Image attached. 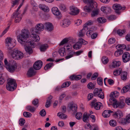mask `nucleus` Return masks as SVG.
Wrapping results in <instances>:
<instances>
[{"instance_id": "nucleus-8", "label": "nucleus", "mask_w": 130, "mask_h": 130, "mask_svg": "<svg viewBox=\"0 0 130 130\" xmlns=\"http://www.w3.org/2000/svg\"><path fill=\"white\" fill-rule=\"evenodd\" d=\"M125 105V104L123 100H121L119 102H117L116 100L113 103V107L115 108L118 107L120 108H123Z\"/></svg>"}, {"instance_id": "nucleus-21", "label": "nucleus", "mask_w": 130, "mask_h": 130, "mask_svg": "<svg viewBox=\"0 0 130 130\" xmlns=\"http://www.w3.org/2000/svg\"><path fill=\"white\" fill-rule=\"evenodd\" d=\"M88 29V27H84V28L80 30L79 32V36L80 37L83 36L86 32V31Z\"/></svg>"}, {"instance_id": "nucleus-59", "label": "nucleus", "mask_w": 130, "mask_h": 130, "mask_svg": "<svg viewBox=\"0 0 130 130\" xmlns=\"http://www.w3.org/2000/svg\"><path fill=\"white\" fill-rule=\"evenodd\" d=\"M93 24V22L91 20H89L84 25V27H87V25H90Z\"/></svg>"}, {"instance_id": "nucleus-3", "label": "nucleus", "mask_w": 130, "mask_h": 130, "mask_svg": "<svg viewBox=\"0 0 130 130\" xmlns=\"http://www.w3.org/2000/svg\"><path fill=\"white\" fill-rule=\"evenodd\" d=\"M16 82V80L14 79H9L6 86L7 90L10 91L14 90L16 88L17 86Z\"/></svg>"}, {"instance_id": "nucleus-56", "label": "nucleus", "mask_w": 130, "mask_h": 130, "mask_svg": "<svg viewBox=\"0 0 130 130\" xmlns=\"http://www.w3.org/2000/svg\"><path fill=\"white\" fill-rule=\"evenodd\" d=\"M121 70H116L113 71V74L115 76H116L118 75H120L121 73Z\"/></svg>"}, {"instance_id": "nucleus-9", "label": "nucleus", "mask_w": 130, "mask_h": 130, "mask_svg": "<svg viewBox=\"0 0 130 130\" xmlns=\"http://www.w3.org/2000/svg\"><path fill=\"white\" fill-rule=\"evenodd\" d=\"M111 115L116 119H119L123 116L122 112L120 110H117L116 112H113L111 111Z\"/></svg>"}, {"instance_id": "nucleus-32", "label": "nucleus", "mask_w": 130, "mask_h": 130, "mask_svg": "<svg viewBox=\"0 0 130 130\" xmlns=\"http://www.w3.org/2000/svg\"><path fill=\"white\" fill-rule=\"evenodd\" d=\"M128 91H130V86H126L123 88L121 92L122 93H125Z\"/></svg>"}, {"instance_id": "nucleus-34", "label": "nucleus", "mask_w": 130, "mask_h": 130, "mask_svg": "<svg viewBox=\"0 0 130 130\" xmlns=\"http://www.w3.org/2000/svg\"><path fill=\"white\" fill-rule=\"evenodd\" d=\"M116 47L118 49H119L120 50L123 51V50L126 48V46L124 44H118L116 46Z\"/></svg>"}, {"instance_id": "nucleus-61", "label": "nucleus", "mask_w": 130, "mask_h": 130, "mask_svg": "<svg viewBox=\"0 0 130 130\" xmlns=\"http://www.w3.org/2000/svg\"><path fill=\"white\" fill-rule=\"evenodd\" d=\"M108 19L112 21L115 20L116 18V16L114 15H111L108 16Z\"/></svg>"}, {"instance_id": "nucleus-53", "label": "nucleus", "mask_w": 130, "mask_h": 130, "mask_svg": "<svg viewBox=\"0 0 130 130\" xmlns=\"http://www.w3.org/2000/svg\"><path fill=\"white\" fill-rule=\"evenodd\" d=\"M65 48H61L59 50V52L61 56H63L64 53Z\"/></svg>"}, {"instance_id": "nucleus-1", "label": "nucleus", "mask_w": 130, "mask_h": 130, "mask_svg": "<svg viewBox=\"0 0 130 130\" xmlns=\"http://www.w3.org/2000/svg\"><path fill=\"white\" fill-rule=\"evenodd\" d=\"M29 32L26 29H22L21 31V34L17 36L18 41L23 45H28L33 44L32 41L28 39L29 37Z\"/></svg>"}, {"instance_id": "nucleus-50", "label": "nucleus", "mask_w": 130, "mask_h": 130, "mask_svg": "<svg viewBox=\"0 0 130 130\" xmlns=\"http://www.w3.org/2000/svg\"><path fill=\"white\" fill-rule=\"evenodd\" d=\"M97 82L98 84L102 86L103 84V79L100 77H98L97 79Z\"/></svg>"}, {"instance_id": "nucleus-41", "label": "nucleus", "mask_w": 130, "mask_h": 130, "mask_svg": "<svg viewBox=\"0 0 130 130\" xmlns=\"http://www.w3.org/2000/svg\"><path fill=\"white\" fill-rule=\"evenodd\" d=\"M32 104L35 107L37 108L39 105V101L37 99H35L32 101Z\"/></svg>"}, {"instance_id": "nucleus-22", "label": "nucleus", "mask_w": 130, "mask_h": 130, "mask_svg": "<svg viewBox=\"0 0 130 130\" xmlns=\"http://www.w3.org/2000/svg\"><path fill=\"white\" fill-rule=\"evenodd\" d=\"M52 13L55 15L58 16L60 14V12L58 8L56 7H54L51 9Z\"/></svg>"}, {"instance_id": "nucleus-28", "label": "nucleus", "mask_w": 130, "mask_h": 130, "mask_svg": "<svg viewBox=\"0 0 130 130\" xmlns=\"http://www.w3.org/2000/svg\"><path fill=\"white\" fill-rule=\"evenodd\" d=\"M81 43L79 41L76 43L73 46V48L77 50L80 48L82 47Z\"/></svg>"}, {"instance_id": "nucleus-63", "label": "nucleus", "mask_w": 130, "mask_h": 130, "mask_svg": "<svg viewBox=\"0 0 130 130\" xmlns=\"http://www.w3.org/2000/svg\"><path fill=\"white\" fill-rule=\"evenodd\" d=\"M12 42L13 41L12 39L10 38H7L6 39V42L7 45Z\"/></svg>"}, {"instance_id": "nucleus-26", "label": "nucleus", "mask_w": 130, "mask_h": 130, "mask_svg": "<svg viewBox=\"0 0 130 130\" xmlns=\"http://www.w3.org/2000/svg\"><path fill=\"white\" fill-rule=\"evenodd\" d=\"M69 108L74 113H75L77 112V106L75 104H71L69 106Z\"/></svg>"}, {"instance_id": "nucleus-11", "label": "nucleus", "mask_w": 130, "mask_h": 130, "mask_svg": "<svg viewBox=\"0 0 130 130\" xmlns=\"http://www.w3.org/2000/svg\"><path fill=\"white\" fill-rule=\"evenodd\" d=\"M113 9L116 10L115 12L117 13H119V10L122 9L123 10H124L125 7H122L119 4H114L113 6Z\"/></svg>"}, {"instance_id": "nucleus-23", "label": "nucleus", "mask_w": 130, "mask_h": 130, "mask_svg": "<svg viewBox=\"0 0 130 130\" xmlns=\"http://www.w3.org/2000/svg\"><path fill=\"white\" fill-rule=\"evenodd\" d=\"M111 110H106L104 111L102 113V115L104 118H107L109 117L111 113Z\"/></svg>"}, {"instance_id": "nucleus-30", "label": "nucleus", "mask_w": 130, "mask_h": 130, "mask_svg": "<svg viewBox=\"0 0 130 130\" xmlns=\"http://www.w3.org/2000/svg\"><path fill=\"white\" fill-rule=\"evenodd\" d=\"M48 47V45L46 44H44L41 45L40 46V50L41 52H44L45 51Z\"/></svg>"}, {"instance_id": "nucleus-54", "label": "nucleus", "mask_w": 130, "mask_h": 130, "mask_svg": "<svg viewBox=\"0 0 130 130\" xmlns=\"http://www.w3.org/2000/svg\"><path fill=\"white\" fill-rule=\"evenodd\" d=\"M25 120L23 118H21L19 120V124L20 126H23L25 123Z\"/></svg>"}, {"instance_id": "nucleus-27", "label": "nucleus", "mask_w": 130, "mask_h": 130, "mask_svg": "<svg viewBox=\"0 0 130 130\" xmlns=\"http://www.w3.org/2000/svg\"><path fill=\"white\" fill-rule=\"evenodd\" d=\"M37 107L31 106H28L27 107L26 109L27 110L31 112H34L35 111Z\"/></svg>"}, {"instance_id": "nucleus-17", "label": "nucleus", "mask_w": 130, "mask_h": 130, "mask_svg": "<svg viewBox=\"0 0 130 130\" xmlns=\"http://www.w3.org/2000/svg\"><path fill=\"white\" fill-rule=\"evenodd\" d=\"M36 71L32 68H30L27 73V75L29 77H31L35 75L36 73Z\"/></svg>"}, {"instance_id": "nucleus-55", "label": "nucleus", "mask_w": 130, "mask_h": 130, "mask_svg": "<svg viewBox=\"0 0 130 130\" xmlns=\"http://www.w3.org/2000/svg\"><path fill=\"white\" fill-rule=\"evenodd\" d=\"M88 88L89 89H94V86L93 84L91 82L89 83L87 85Z\"/></svg>"}, {"instance_id": "nucleus-36", "label": "nucleus", "mask_w": 130, "mask_h": 130, "mask_svg": "<svg viewBox=\"0 0 130 130\" xmlns=\"http://www.w3.org/2000/svg\"><path fill=\"white\" fill-rule=\"evenodd\" d=\"M54 65L53 62H50L47 64L45 67L44 69L45 70H47L50 69Z\"/></svg>"}, {"instance_id": "nucleus-60", "label": "nucleus", "mask_w": 130, "mask_h": 130, "mask_svg": "<svg viewBox=\"0 0 130 130\" xmlns=\"http://www.w3.org/2000/svg\"><path fill=\"white\" fill-rule=\"evenodd\" d=\"M126 121V122L128 123H130V114L127 115L126 117V118L124 119Z\"/></svg>"}, {"instance_id": "nucleus-25", "label": "nucleus", "mask_w": 130, "mask_h": 130, "mask_svg": "<svg viewBox=\"0 0 130 130\" xmlns=\"http://www.w3.org/2000/svg\"><path fill=\"white\" fill-rule=\"evenodd\" d=\"M39 8L44 11L45 12H48L49 9L48 7L43 4H40L39 5Z\"/></svg>"}, {"instance_id": "nucleus-20", "label": "nucleus", "mask_w": 130, "mask_h": 130, "mask_svg": "<svg viewBox=\"0 0 130 130\" xmlns=\"http://www.w3.org/2000/svg\"><path fill=\"white\" fill-rule=\"evenodd\" d=\"M31 37L32 40L35 42L39 41L40 39L38 35L34 33L31 34Z\"/></svg>"}, {"instance_id": "nucleus-6", "label": "nucleus", "mask_w": 130, "mask_h": 130, "mask_svg": "<svg viewBox=\"0 0 130 130\" xmlns=\"http://www.w3.org/2000/svg\"><path fill=\"white\" fill-rule=\"evenodd\" d=\"M22 15L20 12H15L13 13L12 18H14V22L16 23H19L21 20Z\"/></svg>"}, {"instance_id": "nucleus-35", "label": "nucleus", "mask_w": 130, "mask_h": 130, "mask_svg": "<svg viewBox=\"0 0 130 130\" xmlns=\"http://www.w3.org/2000/svg\"><path fill=\"white\" fill-rule=\"evenodd\" d=\"M127 73L126 72H123L121 74V79L123 80H125L127 79Z\"/></svg>"}, {"instance_id": "nucleus-24", "label": "nucleus", "mask_w": 130, "mask_h": 130, "mask_svg": "<svg viewBox=\"0 0 130 130\" xmlns=\"http://www.w3.org/2000/svg\"><path fill=\"white\" fill-rule=\"evenodd\" d=\"M53 98V97L51 95H50L48 98V99L47 100L45 106L46 108H48L50 106L52 102L51 100Z\"/></svg>"}, {"instance_id": "nucleus-15", "label": "nucleus", "mask_w": 130, "mask_h": 130, "mask_svg": "<svg viewBox=\"0 0 130 130\" xmlns=\"http://www.w3.org/2000/svg\"><path fill=\"white\" fill-rule=\"evenodd\" d=\"M33 44H29L28 45H23L25 46V49L26 52L29 54H31L33 52L32 50L31 47V46H32V45H34V43L32 42Z\"/></svg>"}, {"instance_id": "nucleus-40", "label": "nucleus", "mask_w": 130, "mask_h": 130, "mask_svg": "<svg viewBox=\"0 0 130 130\" xmlns=\"http://www.w3.org/2000/svg\"><path fill=\"white\" fill-rule=\"evenodd\" d=\"M102 60L103 63L104 64H107L109 60L108 58L104 56L102 57Z\"/></svg>"}, {"instance_id": "nucleus-44", "label": "nucleus", "mask_w": 130, "mask_h": 130, "mask_svg": "<svg viewBox=\"0 0 130 130\" xmlns=\"http://www.w3.org/2000/svg\"><path fill=\"white\" fill-rule=\"evenodd\" d=\"M71 83V82L70 81L66 82L62 84V87L64 88L68 87L69 86Z\"/></svg>"}, {"instance_id": "nucleus-4", "label": "nucleus", "mask_w": 130, "mask_h": 130, "mask_svg": "<svg viewBox=\"0 0 130 130\" xmlns=\"http://www.w3.org/2000/svg\"><path fill=\"white\" fill-rule=\"evenodd\" d=\"M17 64L15 61L12 60L10 63H8V65L6 66V68L9 71L13 73L17 69Z\"/></svg>"}, {"instance_id": "nucleus-37", "label": "nucleus", "mask_w": 130, "mask_h": 130, "mask_svg": "<svg viewBox=\"0 0 130 130\" xmlns=\"http://www.w3.org/2000/svg\"><path fill=\"white\" fill-rule=\"evenodd\" d=\"M57 115L59 116L60 118L62 119H65L67 118V116L63 114V112H59L58 113Z\"/></svg>"}, {"instance_id": "nucleus-57", "label": "nucleus", "mask_w": 130, "mask_h": 130, "mask_svg": "<svg viewBox=\"0 0 130 130\" xmlns=\"http://www.w3.org/2000/svg\"><path fill=\"white\" fill-rule=\"evenodd\" d=\"M79 42L81 43L82 45V44L84 45H85L87 44L88 43L87 42L85 41V40L81 38L79 39Z\"/></svg>"}, {"instance_id": "nucleus-48", "label": "nucleus", "mask_w": 130, "mask_h": 130, "mask_svg": "<svg viewBox=\"0 0 130 130\" xmlns=\"http://www.w3.org/2000/svg\"><path fill=\"white\" fill-rule=\"evenodd\" d=\"M125 32V29L121 30L118 29L117 31V34L120 36L122 35Z\"/></svg>"}, {"instance_id": "nucleus-29", "label": "nucleus", "mask_w": 130, "mask_h": 130, "mask_svg": "<svg viewBox=\"0 0 130 130\" xmlns=\"http://www.w3.org/2000/svg\"><path fill=\"white\" fill-rule=\"evenodd\" d=\"M98 22L100 23H104L106 21V19L103 17L99 18L97 19Z\"/></svg>"}, {"instance_id": "nucleus-39", "label": "nucleus", "mask_w": 130, "mask_h": 130, "mask_svg": "<svg viewBox=\"0 0 130 130\" xmlns=\"http://www.w3.org/2000/svg\"><path fill=\"white\" fill-rule=\"evenodd\" d=\"M95 10H93L91 13V15L92 17H94L97 15L99 13V10L97 8L95 9Z\"/></svg>"}, {"instance_id": "nucleus-2", "label": "nucleus", "mask_w": 130, "mask_h": 130, "mask_svg": "<svg viewBox=\"0 0 130 130\" xmlns=\"http://www.w3.org/2000/svg\"><path fill=\"white\" fill-rule=\"evenodd\" d=\"M84 3L88 4L87 5L84 7V10L86 12H90L93 9L97 7V3L94 2L93 0H84Z\"/></svg>"}, {"instance_id": "nucleus-12", "label": "nucleus", "mask_w": 130, "mask_h": 130, "mask_svg": "<svg viewBox=\"0 0 130 130\" xmlns=\"http://www.w3.org/2000/svg\"><path fill=\"white\" fill-rule=\"evenodd\" d=\"M43 64L42 62L40 60L36 61L33 65L34 69L36 70H39L42 67Z\"/></svg>"}, {"instance_id": "nucleus-51", "label": "nucleus", "mask_w": 130, "mask_h": 130, "mask_svg": "<svg viewBox=\"0 0 130 130\" xmlns=\"http://www.w3.org/2000/svg\"><path fill=\"white\" fill-rule=\"evenodd\" d=\"M59 8L62 11H66L67 9L66 6L62 4L60 5Z\"/></svg>"}, {"instance_id": "nucleus-42", "label": "nucleus", "mask_w": 130, "mask_h": 130, "mask_svg": "<svg viewBox=\"0 0 130 130\" xmlns=\"http://www.w3.org/2000/svg\"><path fill=\"white\" fill-rule=\"evenodd\" d=\"M74 52L72 51H70L68 55L65 57V59H68L73 57L74 56Z\"/></svg>"}, {"instance_id": "nucleus-38", "label": "nucleus", "mask_w": 130, "mask_h": 130, "mask_svg": "<svg viewBox=\"0 0 130 130\" xmlns=\"http://www.w3.org/2000/svg\"><path fill=\"white\" fill-rule=\"evenodd\" d=\"M115 96V93L113 92H111L110 95V98L109 99V101H111L112 100V101L114 102H115V101H116V100L114 98V97Z\"/></svg>"}, {"instance_id": "nucleus-45", "label": "nucleus", "mask_w": 130, "mask_h": 130, "mask_svg": "<svg viewBox=\"0 0 130 130\" xmlns=\"http://www.w3.org/2000/svg\"><path fill=\"white\" fill-rule=\"evenodd\" d=\"M118 50L116 51L115 53V55L116 56H118L121 55L123 53V51L120 50L119 49H118Z\"/></svg>"}, {"instance_id": "nucleus-47", "label": "nucleus", "mask_w": 130, "mask_h": 130, "mask_svg": "<svg viewBox=\"0 0 130 130\" xmlns=\"http://www.w3.org/2000/svg\"><path fill=\"white\" fill-rule=\"evenodd\" d=\"M109 123L111 126L113 127H115L117 125L116 121L113 120H111L109 122Z\"/></svg>"}, {"instance_id": "nucleus-18", "label": "nucleus", "mask_w": 130, "mask_h": 130, "mask_svg": "<svg viewBox=\"0 0 130 130\" xmlns=\"http://www.w3.org/2000/svg\"><path fill=\"white\" fill-rule=\"evenodd\" d=\"M45 28L48 31H51L53 29V26L52 24L50 22H46L44 24Z\"/></svg>"}, {"instance_id": "nucleus-64", "label": "nucleus", "mask_w": 130, "mask_h": 130, "mask_svg": "<svg viewBox=\"0 0 130 130\" xmlns=\"http://www.w3.org/2000/svg\"><path fill=\"white\" fill-rule=\"evenodd\" d=\"M40 114L41 116H44L46 114V112L44 109H43L40 112Z\"/></svg>"}, {"instance_id": "nucleus-62", "label": "nucleus", "mask_w": 130, "mask_h": 130, "mask_svg": "<svg viewBox=\"0 0 130 130\" xmlns=\"http://www.w3.org/2000/svg\"><path fill=\"white\" fill-rule=\"evenodd\" d=\"M115 39L113 38H112L110 39L108 41V42L109 44H112L113 43L115 42Z\"/></svg>"}, {"instance_id": "nucleus-14", "label": "nucleus", "mask_w": 130, "mask_h": 130, "mask_svg": "<svg viewBox=\"0 0 130 130\" xmlns=\"http://www.w3.org/2000/svg\"><path fill=\"white\" fill-rule=\"evenodd\" d=\"M44 25L41 23H39L37 24L35 26L36 29L35 30L33 31H34V32H35L36 33H38V31H42L44 29Z\"/></svg>"}, {"instance_id": "nucleus-5", "label": "nucleus", "mask_w": 130, "mask_h": 130, "mask_svg": "<svg viewBox=\"0 0 130 130\" xmlns=\"http://www.w3.org/2000/svg\"><path fill=\"white\" fill-rule=\"evenodd\" d=\"M11 54L12 57L15 59L19 60L21 59L24 56V55L22 52L18 50L12 51Z\"/></svg>"}, {"instance_id": "nucleus-58", "label": "nucleus", "mask_w": 130, "mask_h": 130, "mask_svg": "<svg viewBox=\"0 0 130 130\" xmlns=\"http://www.w3.org/2000/svg\"><path fill=\"white\" fill-rule=\"evenodd\" d=\"M98 76V73H94L92 76L91 79L92 80H95Z\"/></svg>"}, {"instance_id": "nucleus-43", "label": "nucleus", "mask_w": 130, "mask_h": 130, "mask_svg": "<svg viewBox=\"0 0 130 130\" xmlns=\"http://www.w3.org/2000/svg\"><path fill=\"white\" fill-rule=\"evenodd\" d=\"M70 24V21L68 19L64 20L63 21V25L64 26H68Z\"/></svg>"}, {"instance_id": "nucleus-49", "label": "nucleus", "mask_w": 130, "mask_h": 130, "mask_svg": "<svg viewBox=\"0 0 130 130\" xmlns=\"http://www.w3.org/2000/svg\"><path fill=\"white\" fill-rule=\"evenodd\" d=\"M69 40L67 38H65L63 39L59 44L60 46L68 42Z\"/></svg>"}, {"instance_id": "nucleus-19", "label": "nucleus", "mask_w": 130, "mask_h": 130, "mask_svg": "<svg viewBox=\"0 0 130 130\" xmlns=\"http://www.w3.org/2000/svg\"><path fill=\"white\" fill-rule=\"evenodd\" d=\"M92 107H93L96 110H98L102 108L103 106V105L102 103L100 102H97L92 106Z\"/></svg>"}, {"instance_id": "nucleus-16", "label": "nucleus", "mask_w": 130, "mask_h": 130, "mask_svg": "<svg viewBox=\"0 0 130 130\" xmlns=\"http://www.w3.org/2000/svg\"><path fill=\"white\" fill-rule=\"evenodd\" d=\"M15 42L14 41L6 45L7 46H8L7 48L9 50L8 51V53L9 54H11L12 52L13 51L11 49L15 46Z\"/></svg>"}, {"instance_id": "nucleus-7", "label": "nucleus", "mask_w": 130, "mask_h": 130, "mask_svg": "<svg viewBox=\"0 0 130 130\" xmlns=\"http://www.w3.org/2000/svg\"><path fill=\"white\" fill-rule=\"evenodd\" d=\"M93 95H97L102 99H103L104 98V94L102 92L101 88H100L99 90L97 88H95L93 92Z\"/></svg>"}, {"instance_id": "nucleus-33", "label": "nucleus", "mask_w": 130, "mask_h": 130, "mask_svg": "<svg viewBox=\"0 0 130 130\" xmlns=\"http://www.w3.org/2000/svg\"><path fill=\"white\" fill-rule=\"evenodd\" d=\"M89 115H87V112H85L84 113L83 118V120L85 122H86L87 121V120L89 118Z\"/></svg>"}, {"instance_id": "nucleus-46", "label": "nucleus", "mask_w": 130, "mask_h": 130, "mask_svg": "<svg viewBox=\"0 0 130 130\" xmlns=\"http://www.w3.org/2000/svg\"><path fill=\"white\" fill-rule=\"evenodd\" d=\"M75 116L76 119L79 120L82 118V114L80 112H78L76 113Z\"/></svg>"}, {"instance_id": "nucleus-10", "label": "nucleus", "mask_w": 130, "mask_h": 130, "mask_svg": "<svg viewBox=\"0 0 130 130\" xmlns=\"http://www.w3.org/2000/svg\"><path fill=\"white\" fill-rule=\"evenodd\" d=\"M70 14L73 15H77L79 12V10L74 6H71L70 7Z\"/></svg>"}, {"instance_id": "nucleus-52", "label": "nucleus", "mask_w": 130, "mask_h": 130, "mask_svg": "<svg viewBox=\"0 0 130 130\" xmlns=\"http://www.w3.org/2000/svg\"><path fill=\"white\" fill-rule=\"evenodd\" d=\"M23 115L26 117H30L31 116V114L28 112H24L23 113Z\"/></svg>"}, {"instance_id": "nucleus-13", "label": "nucleus", "mask_w": 130, "mask_h": 130, "mask_svg": "<svg viewBox=\"0 0 130 130\" xmlns=\"http://www.w3.org/2000/svg\"><path fill=\"white\" fill-rule=\"evenodd\" d=\"M123 61L124 62L126 63L130 60V54L128 52L124 53L122 56Z\"/></svg>"}, {"instance_id": "nucleus-31", "label": "nucleus", "mask_w": 130, "mask_h": 130, "mask_svg": "<svg viewBox=\"0 0 130 130\" xmlns=\"http://www.w3.org/2000/svg\"><path fill=\"white\" fill-rule=\"evenodd\" d=\"M120 64V61H113L112 63V67L113 68H116L119 67Z\"/></svg>"}]
</instances>
